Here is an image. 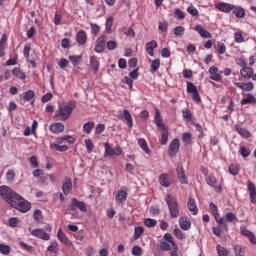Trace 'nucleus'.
Wrapping results in <instances>:
<instances>
[{
  "instance_id": "f257e3e1",
  "label": "nucleus",
  "mask_w": 256,
  "mask_h": 256,
  "mask_svg": "<svg viewBox=\"0 0 256 256\" xmlns=\"http://www.w3.org/2000/svg\"><path fill=\"white\" fill-rule=\"evenodd\" d=\"M77 107V102L68 101L64 104H60L58 110L54 114L56 121H67L71 117V113Z\"/></svg>"
},
{
  "instance_id": "f03ea898",
  "label": "nucleus",
  "mask_w": 256,
  "mask_h": 256,
  "mask_svg": "<svg viewBox=\"0 0 256 256\" xmlns=\"http://www.w3.org/2000/svg\"><path fill=\"white\" fill-rule=\"evenodd\" d=\"M154 123L156 127H158V130L162 131L160 137V145H167L169 141V127L163 123L161 112L157 108H155Z\"/></svg>"
},
{
  "instance_id": "7ed1b4c3",
  "label": "nucleus",
  "mask_w": 256,
  "mask_h": 256,
  "mask_svg": "<svg viewBox=\"0 0 256 256\" xmlns=\"http://www.w3.org/2000/svg\"><path fill=\"white\" fill-rule=\"evenodd\" d=\"M166 205L168 207V211L171 219H177L179 217L181 210L179 209V202L177 201V197L167 194L165 197Z\"/></svg>"
},
{
  "instance_id": "20e7f679",
  "label": "nucleus",
  "mask_w": 256,
  "mask_h": 256,
  "mask_svg": "<svg viewBox=\"0 0 256 256\" xmlns=\"http://www.w3.org/2000/svg\"><path fill=\"white\" fill-rule=\"evenodd\" d=\"M0 197H2V199L6 201L8 205H11L14 199H19V194L13 191V189H11L9 186L2 185L0 186Z\"/></svg>"
},
{
  "instance_id": "39448f33",
  "label": "nucleus",
  "mask_w": 256,
  "mask_h": 256,
  "mask_svg": "<svg viewBox=\"0 0 256 256\" xmlns=\"http://www.w3.org/2000/svg\"><path fill=\"white\" fill-rule=\"evenodd\" d=\"M11 207L20 211V213H28L31 211V203L18 194V198L10 204Z\"/></svg>"
},
{
  "instance_id": "423d86ee",
  "label": "nucleus",
  "mask_w": 256,
  "mask_h": 256,
  "mask_svg": "<svg viewBox=\"0 0 256 256\" xmlns=\"http://www.w3.org/2000/svg\"><path fill=\"white\" fill-rule=\"evenodd\" d=\"M161 251H171V249H179L175 238L170 233L164 234L163 240L160 241Z\"/></svg>"
},
{
  "instance_id": "0eeeda50",
  "label": "nucleus",
  "mask_w": 256,
  "mask_h": 256,
  "mask_svg": "<svg viewBox=\"0 0 256 256\" xmlns=\"http://www.w3.org/2000/svg\"><path fill=\"white\" fill-rule=\"evenodd\" d=\"M210 211H212V215L214 216L215 221L218 225H223V227L227 231V224L225 223V218L219 217V208L214 203H210Z\"/></svg>"
},
{
  "instance_id": "6e6552de",
  "label": "nucleus",
  "mask_w": 256,
  "mask_h": 256,
  "mask_svg": "<svg viewBox=\"0 0 256 256\" xmlns=\"http://www.w3.org/2000/svg\"><path fill=\"white\" fill-rule=\"evenodd\" d=\"M181 147V141L178 138L173 139L168 147V155L169 157H175L177 153H179V149Z\"/></svg>"
},
{
  "instance_id": "1a4fd4ad",
  "label": "nucleus",
  "mask_w": 256,
  "mask_h": 256,
  "mask_svg": "<svg viewBox=\"0 0 256 256\" xmlns=\"http://www.w3.org/2000/svg\"><path fill=\"white\" fill-rule=\"evenodd\" d=\"M72 204L70 205V210L71 211H82V213H87V204L83 201H79L77 198H72L71 199Z\"/></svg>"
},
{
  "instance_id": "9d476101",
  "label": "nucleus",
  "mask_w": 256,
  "mask_h": 256,
  "mask_svg": "<svg viewBox=\"0 0 256 256\" xmlns=\"http://www.w3.org/2000/svg\"><path fill=\"white\" fill-rule=\"evenodd\" d=\"M105 148V157H113L116 155L117 157L123 153V149L120 146H117L115 148H112L109 143L104 144Z\"/></svg>"
},
{
  "instance_id": "9b49d317",
  "label": "nucleus",
  "mask_w": 256,
  "mask_h": 256,
  "mask_svg": "<svg viewBox=\"0 0 256 256\" xmlns=\"http://www.w3.org/2000/svg\"><path fill=\"white\" fill-rule=\"evenodd\" d=\"M240 67H242L240 70V75L243 77V79H251V77H253L255 70H253L252 67H248L247 62L242 61Z\"/></svg>"
},
{
  "instance_id": "f8f14e48",
  "label": "nucleus",
  "mask_w": 256,
  "mask_h": 256,
  "mask_svg": "<svg viewBox=\"0 0 256 256\" xmlns=\"http://www.w3.org/2000/svg\"><path fill=\"white\" fill-rule=\"evenodd\" d=\"M128 195L129 194L127 193L126 187H122L121 189H119L115 194V201H116L117 205H123V203H125V201H127Z\"/></svg>"
},
{
  "instance_id": "ddd939ff",
  "label": "nucleus",
  "mask_w": 256,
  "mask_h": 256,
  "mask_svg": "<svg viewBox=\"0 0 256 256\" xmlns=\"http://www.w3.org/2000/svg\"><path fill=\"white\" fill-rule=\"evenodd\" d=\"M206 183L210 187H213L216 193H221V191H223L221 184H219V181H217V178L215 176H211V175L206 176Z\"/></svg>"
},
{
  "instance_id": "4468645a",
  "label": "nucleus",
  "mask_w": 256,
  "mask_h": 256,
  "mask_svg": "<svg viewBox=\"0 0 256 256\" xmlns=\"http://www.w3.org/2000/svg\"><path fill=\"white\" fill-rule=\"evenodd\" d=\"M176 173H177L178 181L182 185H187V183H189V180L187 178V174H185V168H183V165L181 164L177 165Z\"/></svg>"
},
{
  "instance_id": "2eb2a0df",
  "label": "nucleus",
  "mask_w": 256,
  "mask_h": 256,
  "mask_svg": "<svg viewBox=\"0 0 256 256\" xmlns=\"http://www.w3.org/2000/svg\"><path fill=\"white\" fill-rule=\"evenodd\" d=\"M31 235L33 237H37V239H42L43 241H49L51 239V235L49 233L39 228L31 230Z\"/></svg>"
},
{
  "instance_id": "dca6fc26",
  "label": "nucleus",
  "mask_w": 256,
  "mask_h": 256,
  "mask_svg": "<svg viewBox=\"0 0 256 256\" xmlns=\"http://www.w3.org/2000/svg\"><path fill=\"white\" fill-rule=\"evenodd\" d=\"M88 67L93 71L94 75L99 73V58L95 55L90 57Z\"/></svg>"
},
{
  "instance_id": "f3484780",
  "label": "nucleus",
  "mask_w": 256,
  "mask_h": 256,
  "mask_svg": "<svg viewBox=\"0 0 256 256\" xmlns=\"http://www.w3.org/2000/svg\"><path fill=\"white\" fill-rule=\"evenodd\" d=\"M235 87H238V89H241V91H253L255 89V85L253 82H234Z\"/></svg>"
},
{
  "instance_id": "a211bd4d",
  "label": "nucleus",
  "mask_w": 256,
  "mask_h": 256,
  "mask_svg": "<svg viewBox=\"0 0 256 256\" xmlns=\"http://www.w3.org/2000/svg\"><path fill=\"white\" fill-rule=\"evenodd\" d=\"M216 9L218 11H221L222 13H231L233 10V4L227 3V2H220L215 5Z\"/></svg>"
},
{
  "instance_id": "6ab92c4d",
  "label": "nucleus",
  "mask_w": 256,
  "mask_h": 256,
  "mask_svg": "<svg viewBox=\"0 0 256 256\" xmlns=\"http://www.w3.org/2000/svg\"><path fill=\"white\" fill-rule=\"evenodd\" d=\"M179 226L183 231H189V229H191V219L187 216L180 217Z\"/></svg>"
},
{
  "instance_id": "aec40b11",
  "label": "nucleus",
  "mask_w": 256,
  "mask_h": 256,
  "mask_svg": "<svg viewBox=\"0 0 256 256\" xmlns=\"http://www.w3.org/2000/svg\"><path fill=\"white\" fill-rule=\"evenodd\" d=\"M73 189V181L71 178H66L62 183V191L64 195H69Z\"/></svg>"
},
{
  "instance_id": "412c9836",
  "label": "nucleus",
  "mask_w": 256,
  "mask_h": 256,
  "mask_svg": "<svg viewBox=\"0 0 256 256\" xmlns=\"http://www.w3.org/2000/svg\"><path fill=\"white\" fill-rule=\"evenodd\" d=\"M208 73L210 74V79H212V81H221V74H219V68H217V66L210 67Z\"/></svg>"
},
{
  "instance_id": "4be33fe9",
  "label": "nucleus",
  "mask_w": 256,
  "mask_h": 256,
  "mask_svg": "<svg viewBox=\"0 0 256 256\" xmlns=\"http://www.w3.org/2000/svg\"><path fill=\"white\" fill-rule=\"evenodd\" d=\"M247 190L249 191V197L251 203H256V187L255 184L251 181L247 183Z\"/></svg>"
},
{
  "instance_id": "5701e85b",
  "label": "nucleus",
  "mask_w": 256,
  "mask_h": 256,
  "mask_svg": "<svg viewBox=\"0 0 256 256\" xmlns=\"http://www.w3.org/2000/svg\"><path fill=\"white\" fill-rule=\"evenodd\" d=\"M235 131L240 135V137H243V139H249L251 137V132L247 130V128L241 127V125L236 124L235 125Z\"/></svg>"
},
{
  "instance_id": "b1692460",
  "label": "nucleus",
  "mask_w": 256,
  "mask_h": 256,
  "mask_svg": "<svg viewBox=\"0 0 256 256\" xmlns=\"http://www.w3.org/2000/svg\"><path fill=\"white\" fill-rule=\"evenodd\" d=\"M195 31L202 37L203 39H211V33L207 31L203 26L201 25H196L194 28Z\"/></svg>"
},
{
  "instance_id": "393cba45",
  "label": "nucleus",
  "mask_w": 256,
  "mask_h": 256,
  "mask_svg": "<svg viewBox=\"0 0 256 256\" xmlns=\"http://www.w3.org/2000/svg\"><path fill=\"white\" fill-rule=\"evenodd\" d=\"M237 19H243L245 17V8L241 6H232V11H231Z\"/></svg>"
},
{
  "instance_id": "a878e982",
  "label": "nucleus",
  "mask_w": 256,
  "mask_h": 256,
  "mask_svg": "<svg viewBox=\"0 0 256 256\" xmlns=\"http://www.w3.org/2000/svg\"><path fill=\"white\" fill-rule=\"evenodd\" d=\"M51 133H63L65 131V125L61 122L52 123L50 125Z\"/></svg>"
},
{
  "instance_id": "bb28decb",
  "label": "nucleus",
  "mask_w": 256,
  "mask_h": 256,
  "mask_svg": "<svg viewBox=\"0 0 256 256\" xmlns=\"http://www.w3.org/2000/svg\"><path fill=\"white\" fill-rule=\"evenodd\" d=\"M121 119H125L129 129H133V116H131L129 110H123Z\"/></svg>"
},
{
  "instance_id": "cd10ccee",
  "label": "nucleus",
  "mask_w": 256,
  "mask_h": 256,
  "mask_svg": "<svg viewBox=\"0 0 256 256\" xmlns=\"http://www.w3.org/2000/svg\"><path fill=\"white\" fill-rule=\"evenodd\" d=\"M158 46L159 44H157V41L155 40H152L146 44V51L148 55H150V57L155 56V53L153 52V50L157 49Z\"/></svg>"
},
{
  "instance_id": "c85d7f7f",
  "label": "nucleus",
  "mask_w": 256,
  "mask_h": 256,
  "mask_svg": "<svg viewBox=\"0 0 256 256\" xmlns=\"http://www.w3.org/2000/svg\"><path fill=\"white\" fill-rule=\"evenodd\" d=\"M187 207L193 215H197V213H199V208H197V202L195 199L190 198L187 202Z\"/></svg>"
},
{
  "instance_id": "c756f323",
  "label": "nucleus",
  "mask_w": 256,
  "mask_h": 256,
  "mask_svg": "<svg viewBox=\"0 0 256 256\" xmlns=\"http://www.w3.org/2000/svg\"><path fill=\"white\" fill-rule=\"evenodd\" d=\"M159 183L162 187H171V180L169 179V174H161L159 176Z\"/></svg>"
},
{
  "instance_id": "7c9ffc66",
  "label": "nucleus",
  "mask_w": 256,
  "mask_h": 256,
  "mask_svg": "<svg viewBox=\"0 0 256 256\" xmlns=\"http://www.w3.org/2000/svg\"><path fill=\"white\" fill-rule=\"evenodd\" d=\"M76 41L79 45H85L87 43V33L84 30H80L76 34Z\"/></svg>"
},
{
  "instance_id": "2f4dec72",
  "label": "nucleus",
  "mask_w": 256,
  "mask_h": 256,
  "mask_svg": "<svg viewBox=\"0 0 256 256\" xmlns=\"http://www.w3.org/2000/svg\"><path fill=\"white\" fill-rule=\"evenodd\" d=\"M57 237L64 245H71V240H69V237H67V234L62 229L58 230Z\"/></svg>"
},
{
  "instance_id": "473e14b6",
  "label": "nucleus",
  "mask_w": 256,
  "mask_h": 256,
  "mask_svg": "<svg viewBox=\"0 0 256 256\" xmlns=\"http://www.w3.org/2000/svg\"><path fill=\"white\" fill-rule=\"evenodd\" d=\"M138 145L141 147L142 151L146 153V155H151V149L149 148V145L147 144V140L144 138L138 139Z\"/></svg>"
},
{
  "instance_id": "72a5a7b5",
  "label": "nucleus",
  "mask_w": 256,
  "mask_h": 256,
  "mask_svg": "<svg viewBox=\"0 0 256 256\" xmlns=\"http://www.w3.org/2000/svg\"><path fill=\"white\" fill-rule=\"evenodd\" d=\"M63 143H58L56 140V143H53L50 145L51 149H55L56 151H59L60 153H65V151H69V146L62 145Z\"/></svg>"
},
{
  "instance_id": "f704fd0d",
  "label": "nucleus",
  "mask_w": 256,
  "mask_h": 256,
  "mask_svg": "<svg viewBox=\"0 0 256 256\" xmlns=\"http://www.w3.org/2000/svg\"><path fill=\"white\" fill-rule=\"evenodd\" d=\"M241 105H256V98L253 94H247L246 98L241 100Z\"/></svg>"
},
{
  "instance_id": "c9c22d12",
  "label": "nucleus",
  "mask_w": 256,
  "mask_h": 256,
  "mask_svg": "<svg viewBox=\"0 0 256 256\" xmlns=\"http://www.w3.org/2000/svg\"><path fill=\"white\" fill-rule=\"evenodd\" d=\"M12 74L14 75V77H17V79H20L21 81H25L27 79V75L24 74V72H22L21 68L19 67H15L12 70Z\"/></svg>"
},
{
  "instance_id": "e433bc0d",
  "label": "nucleus",
  "mask_w": 256,
  "mask_h": 256,
  "mask_svg": "<svg viewBox=\"0 0 256 256\" xmlns=\"http://www.w3.org/2000/svg\"><path fill=\"white\" fill-rule=\"evenodd\" d=\"M105 31L108 35L113 33V16L107 18L105 23Z\"/></svg>"
},
{
  "instance_id": "4c0bfd02",
  "label": "nucleus",
  "mask_w": 256,
  "mask_h": 256,
  "mask_svg": "<svg viewBox=\"0 0 256 256\" xmlns=\"http://www.w3.org/2000/svg\"><path fill=\"white\" fill-rule=\"evenodd\" d=\"M182 141L184 145H192L193 144V135L191 133H183L182 134Z\"/></svg>"
},
{
  "instance_id": "58836bf2",
  "label": "nucleus",
  "mask_w": 256,
  "mask_h": 256,
  "mask_svg": "<svg viewBox=\"0 0 256 256\" xmlns=\"http://www.w3.org/2000/svg\"><path fill=\"white\" fill-rule=\"evenodd\" d=\"M159 67H161V60L159 58L154 59L151 62L150 73H155V71L159 70Z\"/></svg>"
},
{
  "instance_id": "ea45409f",
  "label": "nucleus",
  "mask_w": 256,
  "mask_h": 256,
  "mask_svg": "<svg viewBox=\"0 0 256 256\" xmlns=\"http://www.w3.org/2000/svg\"><path fill=\"white\" fill-rule=\"evenodd\" d=\"M64 141H67L69 145H73L75 143V138L73 136L65 135L63 137L57 138L58 143H63Z\"/></svg>"
},
{
  "instance_id": "a19ab883",
  "label": "nucleus",
  "mask_w": 256,
  "mask_h": 256,
  "mask_svg": "<svg viewBox=\"0 0 256 256\" xmlns=\"http://www.w3.org/2000/svg\"><path fill=\"white\" fill-rule=\"evenodd\" d=\"M94 128H95V122H87L83 125V133H86V135H89Z\"/></svg>"
},
{
  "instance_id": "79ce46f5",
  "label": "nucleus",
  "mask_w": 256,
  "mask_h": 256,
  "mask_svg": "<svg viewBox=\"0 0 256 256\" xmlns=\"http://www.w3.org/2000/svg\"><path fill=\"white\" fill-rule=\"evenodd\" d=\"M224 221H226L227 223H233V221H239V219L237 218V215H235V213L228 212L225 214Z\"/></svg>"
},
{
  "instance_id": "37998d69",
  "label": "nucleus",
  "mask_w": 256,
  "mask_h": 256,
  "mask_svg": "<svg viewBox=\"0 0 256 256\" xmlns=\"http://www.w3.org/2000/svg\"><path fill=\"white\" fill-rule=\"evenodd\" d=\"M218 256H229V250L220 244L216 246Z\"/></svg>"
},
{
  "instance_id": "c03bdc74",
  "label": "nucleus",
  "mask_w": 256,
  "mask_h": 256,
  "mask_svg": "<svg viewBox=\"0 0 256 256\" xmlns=\"http://www.w3.org/2000/svg\"><path fill=\"white\" fill-rule=\"evenodd\" d=\"M23 99H24V101H33V99H35V91L28 90V91L24 92Z\"/></svg>"
},
{
  "instance_id": "a18cd8bd",
  "label": "nucleus",
  "mask_w": 256,
  "mask_h": 256,
  "mask_svg": "<svg viewBox=\"0 0 256 256\" xmlns=\"http://www.w3.org/2000/svg\"><path fill=\"white\" fill-rule=\"evenodd\" d=\"M216 51L218 55H225V52L227 51V46H225V43L218 42L216 46Z\"/></svg>"
},
{
  "instance_id": "49530a36",
  "label": "nucleus",
  "mask_w": 256,
  "mask_h": 256,
  "mask_svg": "<svg viewBox=\"0 0 256 256\" xmlns=\"http://www.w3.org/2000/svg\"><path fill=\"white\" fill-rule=\"evenodd\" d=\"M182 116L185 121H193V114L189 108L182 110Z\"/></svg>"
},
{
  "instance_id": "de8ad7c7",
  "label": "nucleus",
  "mask_w": 256,
  "mask_h": 256,
  "mask_svg": "<svg viewBox=\"0 0 256 256\" xmlns=\"http://www.w3.org/2000/svg\"><path fill=\"white\" fill-rule=\"evenodd\" d=\"M145 232V229L143 226H138L134 229V239L137 241V239H141V235Z\"/></svg>"
},
{
  "instance_id": "09e8293b",
  "label": "nucleus",
  "mask_w": 256,
  "mask_h": 256,
  "mask_svg": "<svg viewBox=\"0 0 256 256\" xmlns=\"http://www.w3.org/2000/svg\"><path fill=\"white\" fill-rule=\"evenodd\" d=\"M0 253L2 255H9V253H11V246L0 243Z\"/></svg>"
},
{
  "instance_id": "8fccbe9b",
  "label": "nucleus",
  "mask_w": 256,
  "mask_h": 256,
  "mask_svg": "<svg viewBox=\"0 0 256 256\" xmlns=\"http://www.w3.org/2000/svg\"><path fill=\"white\" fill-rule=\"evenodd\" d=\"M84 143L86 145L87 153H93V149H95V145L93 144L92 139H86L84 140Z\"/></svg>"
},
{
  "instance_id": "3c124183",
  "label": "nucleus",
  "mask_w": 256,
  "mask_h": 256,
  "mask_svg": "<svg viewBox=\"0 0 256 256\" xmlns=\"http://www.w3.org/2000/svg\"><path fill=\"white\" fill-rule=\"evenodd\" d=\"M234 41L235 43H245V37L243 36V33H241V31H237L234 34Z\"/></svg>"
},
{
  "instance_id": "603ef678",
  "label": "nucleus",
  "mask_w": 256,
  "mask_h": 256,
  "mask_svg": "<svg viewBox=\"0 0 256 256\" xmlns=\"http://www.w3.org/2000/svg\"><path fill=\"white\" fill-rule=\"evenodd\" d=\"M6 180L8 181V183H14L15 182V171L13 170H8L6 172Z\"/></svg>"
},
{
  "instance_id": "864d4df0",
  "label": "nucleus",
  "mask_w": 256,
  "mask_h": 256,
  "mask_svg": "<svg viewBox=\"0 0 256 256\" xmlns=\"http://www.w3.org/2000/svg\"><path fill=\"white\" fill-rule=\"evenodd\" d=\"M144 225H145L146 227H149V228H151V227H156V226H157V220L152 219V218H146V219L144 220Z\"/></svg>"
},
{
  "instance_id": "5fc2aeb1",
  "label": "nucleus",
  "mask_w": 256,
  "mask_h": 256,
  "mask_svg": "<svg viewBox=\"0 0 256 256\" xmlns=\"http://www.w3.org/2000/svg\"><path fill=\"white\" fill-rule=\"evenodd\" d=\"M47 251H49V253H58L59 244H57V242H52V244L47 247Z\"/></svg>"
},
{
  "instance_id": "6e6d98bb",
  "label": "nucleus",
  "mask_w": 256,
  "mask_h": 256,
  "mask_svg": "<svg viewBox=\"0 0 256 256\" xmlns=\"http://www.w3.org/2000/svg\"><path fill=\"white\" fill-rule=\"evenodd\" d=\"M184 34H185V27L177 26L176 28H174V35H176V37H183Z\"/></svg>"
},
{
  "instance_id": "4d7b16f0",
  "label": "nucleus",
  "mask_w": 256,
  "mask_h": 256,
  "mask_svg": "<svg viewBox=\"0 0 256 256\" xmlns=\"http://www.w3.org/2000/svg\"><path fill=\"white\" fill-rule=\"evenodd\" d=\"M229 173L230 175H239V165L237 164H231L229 166Z\"/></svg>"
},
{
  "instance_id": "13d9d810",
  "label": "nucleus",
  "mask_w": 256,
  "mask_h": 256,
  "mask_svg": "<svg viewBox=\"0 0 256 256\" xmlns=\"http://www.w3.org/2000/svg\"><path fill=\"white\" fill-rule=\"evenodd\" d=\"M173 235L176 237V239H179L180 241H183V239H185L183 231H181L179 228L173 230Z\"/></svg>"
},
{
  "instance_id": "bf43d9fd",
  "label": "nucleus",
  "mask_w": 256,
  "mask_h": 256,
  "mask_svg": "<svg viewBox=\"0 0 256 256\" xmlns=\"http://www.w3.org/2000/svg\"><path fill=\"white\" fill-rule=\"evenodd\" d=\"M81 56H69V61L73 64V67H77L81 63Z\"/></svg>"
},
{
  "instance_id": "052dcab7",
  "label": "nucleus",
  "mask_w": 256,
  "mask_h": 256,
  "mask_svg": "<svg viewBox=\"0 0 256 256\" xmlns=\"http://www.w3.org/2000/svg\"><path fill=\"white\" fill-rule=\"evenodd\" d=\"M131 253L134 256H142L143 255V248H141V246H134L132 248Z\"/></svg>"
},
{
  "instance_id": "680f3d73",
  "label": "nucleus",
  "mask_w": 256,
  "mask_h": 256,
  "mask_svg": "<svg viewBox=\"0 0 256 256\" xmlns=\"http://www.w3.org/2000/svg\"><path fill=\"white\" fill-rule=\"evenodd\" d=\"M187 12L189 15H192V17H197V15H199V10H197L193 5L188 6Z\"/></svg>"
},
{
  "instance_id": "e2e57ef3",
  "label": "nucleus",
  "mask_w": 256,
  "mask_h": 256,
  "mask_svg": "<svg viewBox=\"0 0 256 256\" xmlns=\"http://www.w3.org/2000/svg\"><path fill=\"white\" fill-rule=\"evenodd\" d=\"M239 153L240 155H242L244 158L245 157H249V155H251V149L243 146L239 149Z\"/></svg>"
},
{
  "instance_id": "0e129e2a",
  "label": "nucleus",
  "mask_w": 256,
  "mask_h": 256,
  "mask_svg": "<svg viewBox=\"0 0 256 256\" xmlns=\"http://www.w3.org/2000/svg\"><path fill=\"white\" fill-rule=\"evenodd\" d=\"M33 217L37 221V223H41V221L43 220V213L41 212V210H36L33 213Z\"/></svg>"
},
{
  "instance_id": "69168bd1",
  "label": "nucleus",
  "mask_w": 256,
  "mask_h": 256,
  "mask_svg": "<svg viewBox=\"0 0 256 256\" xmlns=\"http://www.w3.org/2000/svg\"><path fill=\"white\" fill-rule=\"evenodd\" d=\"M233 249L236 256H243V253H245V250L241 245H235Z\"/></svg>"
},
{
  "instance_id": "338daca9",
  "label": "nucleus",
  "mask_w": 256,
  "mask_h": 256,
  "mask_svg": "<svg viewBox=\"0 0 256 256\" xmlns=\"http://www.w3.org/2000/svg\"><path fill=\"white\" fill-rule=\"evenodd\" d=\"M197 91V86L193 82H187V93H196Z\"/></svg>"
},
{
  "instance_id": "774afa93",
  "label": "nucleus",
  "mask_w": 256,
  "mask_h": 256,
  "mask_svg": "<svg viewBox=\"0 0 256 256\" xmlns=\"http://www.w3.org/2000/svg\"><path fill=\"white\" fill-rule=\"evenodd\" d=\"M174 16L176 19H185V12H183L181 9L177 8L174 12Z\"/></svg>"
}]
</instances>
